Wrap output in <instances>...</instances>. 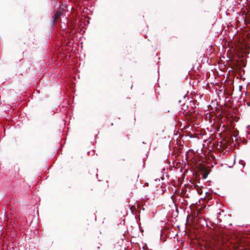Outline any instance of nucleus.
Here are the masks:
<instances>
[{
  "mask_svg": "<svg viewBox=\"0 0 250 250\" xmlns=\"http://www.w3.org/2000/svg\"><path fill=\"white\" fill-rule=\"evenodd\" d=\"M56 13L59 15V16H62L63 14V10L61 8H60L57 12Z\"/></svg>",
  "mask_w": 250,
  "mask_h": 250,
  "instance_id": "7ed1b4c3",
  "label": "nucleus"
},
{
  "mask_svg": "<svg viewBox=\"0 0 250 250\" xmlns=\"http://www.w3.org/2000/svg\"><path fill=\"white\" fill-rule=\"evenodd\" d=\"M201 170L204 171V173L203 174V178L206 179L208 174V170L206 169L205 167H203Z\"/></svg>",
  "mask_w": 250,
  "mask_h": 250,
  "instance_id": "f03ea898",
  "label": "nucleus"
},
{
  "mask_svg": "<svg viewBox=\"0 0 250 250\" xmlns=\"http://www.w3.org/2000/svg\"><path fill=\"white\" fill-rule=\"evenodd\" d=\"M60 16H59V15H58L56 13H55V14L54 15V16L53 17V25H55L57 24V21L60 18Z\"/></svg>",
  "mask_w": 250,
  "mask_h": 250,
  "instance_id": "f257e3e1",
  "label": "nucleus"
}]
</instances>
